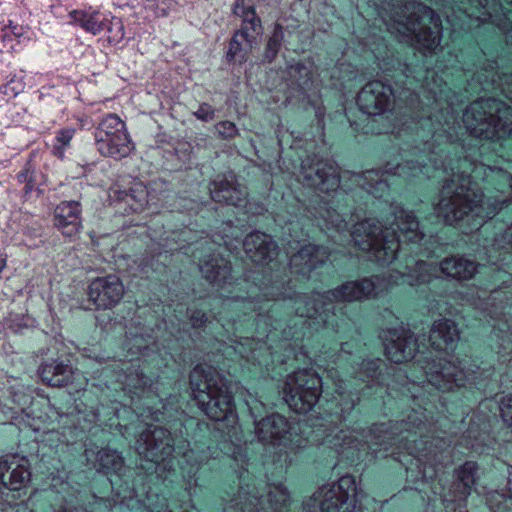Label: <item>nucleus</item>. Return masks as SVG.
<instances>
[{
  "label": "nucleus",
  "mask_w": 512,
  "mask_h": 512,
  "mask_svg": "<svg viewBox=\"0 0 512 512\" xmlns=\"http://www.w3.org/2000/svg\"><path fill=\"white\" fill-rule=\"evenodd\" d=\"M130 192H131L130 196L132 198H134L138 204L137 207H133V210L137 211L143 207L144 203H146V197H147L146 191H145V189H141V191L138 193L137 196H135L133 194L135 192V190L131 189Z\"/></svg>",
  "instance_id": "5701e85b"
},
{
  "label": "nucleus",
  "mask_w": 512,
  "mask_h": 512,
  "mask_svg": "<svg viewBox=\"0 0 512 512\" xmlns=\"http://www.w3.org/2000/svg\"><path fill=\"white\" fill-rule=\"evenodd\" d=\"M512 63V0H407V62L465 71Z\"/></svg>",
  "instance_id": "7ed1b4c3"
},
{
  "label": "nucleus",
  "mask_w": 512,
  "mask_h": 512,
  "mask_svg": "<svg viewBox=\"0 0 512 512\" xmlns=\"http://www.w3.org/2000/svg\"><path fill=\"white\" fill-rule=\"evenodd\" d=\"M386 132H388V130L378 129V130L376 131V133H378V134H380V133H386Z\"/></svg>",
  "instance_id": "b1692460"
},
{
  "label": "nucleus",
  "mask_w": 512,
  "mask_h": 512,
  "mask_svg": "<svg viewBox=\"0 0 512 512\" xmlns=\"http://www.w3.org/2000/svg\"><path fill=\"white\" fill-rule=\"evenodd\" d=\"M31 478L27 460L22 458L21 462L16 461L15 456L0 458V483L7 489L17 492V498L21 496L20 491L26 489ZM16 498V495H12Z\"/></svg>",
  "instance_id": "1a4fd4ad"
},
{
  "label": "nucleus",
  "mask_w": 512,
  "mask_h": 512,
  "mask_svg": "<svg viewBox=\"0 0 512 512\" xmlns=\"http://www.w3.org/2000/svg\"><path fill=\"white\" fill-rule=\"evenodd\" d=\"M33 171L31 166L27 164L18 174L17 179L20 183L26 184V190H32L33 188Z\"/></svg>",
  "instance_id": "4be33fe9"
},
{
  "label": "nucleus",
  "mask_w": 512,
  "mask_h": 512,
  "mask_svg": "<svg viewBox=\"0 0 512 512\" xmlns=\"http://www.w3.org/2000/svg\"><path fill=\"white\" fill-rule=\"evenodd\" d=\"M94 137L96 149L104 157L121 160L134 149L125 122L115 113H108L101 118Z\"/></svg>",
  "instance_id": "423d86ee"
},
{
  "label": "nucleus",
  "mask_w": 512,
  "mask_h": 512,
  "mask_svg": "<svg viewBox=\"0 0 512 512\" xmlns=\"http://www.w3.org/2000/svg\"><path fill=\"white\" fill-rule=\"evenodd\" d=\"M69 17L72 23L92 35H98L105 31L109 23V16L93 7L72 10Z\"/></svg>",
  "instance_id": "9b49d317"
},
{
  "label": "nucleus",
  "mask_w": 512,
  "mask_h": 512,
  "mask_svg": "<svg viewBox=\"0 0 512 512\" xmlns=\"http://www.w3.org/2000/svg\"><path fill=\"white\" fill-rule=\"evenodd\" d=\"M294 146L295 147H299L300 145H299V143L297 141H295Z\"/></svg>",
  "instance_id": "393cba45"
},
{
  "label": "nucleus",
  "mask_w": 512,
  "mask_h": 512,
  "mask_svg": "<svg viewBox=\"0 0 512 512\" xmlns=\"http://www.w3.org/2000/svg\"><path fill=\"white\" fill-rule=\"evenodd\" d=\"M443 181L427 220L449 250L486 264L470 280L484 318L512 349V63L423 77V184Z\"/></svg>",
  "instance_id": "f03ea898"
},
{
  "label": "nucleus",
  "mask_w": 512,
  "mask_h": 512,
  "mask_svg": "<svg viewBox=\"0 0 512 512\" xmlns=\"http://www.w3.org/2000/svg\"><path fill=\"white\" fill-rule=\"evenodd\" d=\"M216 110L208 103L200 104L197 111L193 113V115L201 121L210 122L215 118Z\"/></svg>",
  "instance_id": "aec40b11"
},
{
  "label": "nucleus",
  "mask_w": 512,
  "mask_h": 512,
  "mask_svg": "<svg viewBox=\"0 0 512 512\" xmlns=\"http://www.w3.org/2000/svg\"><path fill=\"white\" fill-rule=\"evenodd\" d=\"M124 295V286L115 274L93 279L88 287V297L99 309H110L117 305Z\"/></svg>",
  "instance_id": "6e6552de"
},
{
  "label": "nucleus",
  "mask_w": 512,
  "mask_h": 512,
  "mask_svg": "<svg viewBox=\"0 0 512 512\" xmlns=\"http://www.w3.org/2000/svg\"><path fill=\"white\" fill-rule=\"evenodd\" d=\"M233 13L242 19V25L229 43L226 58L228 62L242 64L247 61L256 36L262 31L261 20L255 12L253 0H236Z\"/></svg>",
  "instance_id": "0eeeda50"
},
{
  "label": "nucleus",
  "mask_w": 512,
  "mask_h": 512,
  "mask_svg": "<svg viewBox=\"0 0 512 512\" xmlns=\"http://www.w3.org/2000/svg\"><path fill=\"white\" fill-rule=\"evenodd\" d=\"M105 30L108 32L110 44L117 45L124 39V25L118 18H109V23Z\"/></svg>",
  "instance_id": "f3484780"
},
{
  "label": "nucleus",
  "mask_w": 512,
  "mask_h": 512,
  "mask_svg": "<svg viewBox=\"0 0 512 512\" xmlns=\"http://www.w3.org/2000/svg\"><path fill=\"white\" fill-rule=\"evenodd\" d=\"M81 204L78 201H62L54 210V225L64 236L72 237L81 227Z\"/></svg>",
  "instance_id": "9d476101"
},
{
  "label": "nucleus",
  "mask_w": 512,
  "mask_h": 512,
  "mask_svg": "<svg viewBox=\"0 0 512 512\" xmlns=\"http://www.w3.org/2000/svg\"><path fill=\"white\" fill-rule=\"evenodd\" d=\"M5 325L14 333H19L23 328L28 327V318L23 314H9L5 319Z\"/></svg>",
  "instance_id": "6ab92c4d"
},
{
  "label": "nucleus",
  "mask_w": 512,
  "mask_h": 512,
  "mask_svg": "<svg viewBox=\"0 0 512 512\" xmlns=\"http://www.w3.org/2000/svg\"><path fill=\"white\" fill-rule=\"evenodd\" d=\"M477 463L466 461L455 471L454 478L444 481L440 478L437 485L424 492L422 504L426 505V512H467L468 496L474 491L476 483Z\"/></svg>",
  "instance_id": "39448f33"
},
{
  "label": "nucleus",
  "mask_w": 512,
  "mask_h": 512,
  "mask_svg": "<svg viewBox=\"0 0 512 512\" xmlns=\"http://www.w3.org/2000/svg\"><path fill=\"white\" fill-rule=\"evenodd\" d=\"M25 88V83L20 78H11L4 86V93L7 95L16 96Z\"/></svg>",
  "instance_id": "412c9836"
},
{
  "label": "nucleus",
  "mask_w": 512,
  "mask_h": 512,
  "mask_svg": "<svg viewBox=\"0 0 512 512\" xmlns=\"http://www.w3.org/2000/svg\"><path fill=\"white\" fill-rule=\"evenodd\" d=\"M215 130L219 137L225 140H230L238 135V128L236 125L228 120L220 121L215 125Z\"/></svg>",
  "instance_id": "a211bd4d"
},
{
  "label": "nucleus",
  "mask_w": 512,
  "mask_h": 512,
  "mask_svg": "<svg viewBox=\"0 0 512 512\" xmlns=\"http://www.w3.org/2000/svg\"><path fill=\"white\" fill-rule=\"evenodd\" d=\"M23 34V27L14 24L8 17L2 16L0 19V52L11 51L15 49L18 38Z\"/></svg>",
  "instance_id": "ddd939ff"
},
{
  "label": "nucleus",
  "mask_w": 512,
  "mask_h": 512,
  "mask_svg": "<svg viewBox=\"0 0 512 512\" xmlns=\"http://www.w3.org/2000/svg\"><path fill=\"white\" fill-rule=\"evenodd\" d=\"M502 375L506 385L480 403L486 412L474 416L465 435L468 454L491 456L490 473L500 472V479L482 485L477 466L474 492L490 512H512V349Z\"/></svg>",
  "instance_id": "20e7f679"
},
{
  "label": "nucleus",
  "mask_w": 512,
  "mask_h": 512,
  "mask_svg": "<svg viewBox=\"0 0 512 512\" xmlns=\"http://www.w3.org/2000/svg\"><path fill=\"white\" fill-rule=\"evenodd\" d=\"M224 223L223 235L199 267L212 294L191 305L179 302L157 313L151 333H126L111 367L123 400L105 405L87 391L67 412L27 413L47 426L65 417L73 441L85 446L92 469H47L44 487L27 501L1 504L0 512H200L193 503L205 458L213 450V423L235 422L228 380L244 327L252 285L261 280L255 264L242 274L230 257L251 260L246 237ZM143 331V328H140Z\"/></svg>",
  "instance_id": "f257e3e1"
},
{
  "label": "nucleus",
  "mask_w": 512,
  "mask_h": 512,
  "mask_svg": "<svg viewBox=\"0 0 512 512\" xmlns=\"http://www.w3.org/2000/svg\"><path fill=\"white\" fill-rule=\"evenodd\" d=\"M288 75L293 85L297 86L300 92L307 93L314 84L313 72L309 63L297 62L290 65Z\"/></svg>",
  "instance_id": "4468645a"
},
{
  "label": "nucleus",
  "mask_w": 512,
  "mask_h": 512,
  "mask_svg": "<svg viewBox=\"0 0 512 512\" xmlns=\"http://www.w3.org/2000/svg\"><path fill=\"white\" fill-rule=\"evenodd\" d=\"M283 40V30L280 25H277L269 38L265 50V59L269 62L273 61L277 56Z\"/></svg>",
  "instance_id": "dca6fc26"
},
{
  "label": "nucleus",
  "mask_w": 512,
  "mask_h": 512,
  "mask_svg": "<svg viewBox=\"0 0 512 512\" xmlns=\"http://www.w3.org/2000/svg\"><path fill=\"white\" fill-rule=\"evenodd\" d=\"M43 382L54 387H63L72 383L74 372L69 364L63 361H52L43 363L39 369Z\"/></svg>",
  "instance_id": "f8f14e48"
},
{
  "label": "nucleus",
  "mask_w": 512,
  "mask_h": 512,
  "mask_svg": "<svg viewBox=\"0 0 512 512\" xmlns=\"http://www.w3.org/2000/svg\"><path fill=\"white\" fill-rule=\"evenodd\" d=\"M75 135L74 128H63L57 131L52 145V153L59 159L64 158L65 151L70 147V142Z\"/></svg>",
  "instance_id": "2eb2a0df"
}]
</instances>
